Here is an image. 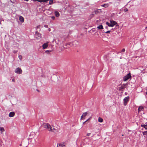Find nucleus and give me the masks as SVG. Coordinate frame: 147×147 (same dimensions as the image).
I'll list each match as a JSON object with an SVG mask.
<instances>
[{"label": "nucleus", "mask_w": 147, "mask_h": 147, "mask_svg": "<svg viewBox=\"0 0 147 147\" xmlns=\"http://www.w3.org/2000/svg\"><path fill=\"white\" fill-rule=\"evenodd\" d=\"M106 24L107 25H108V26L113 27L116 24H117V23L115 21L111 20L110 21V23L109 22H106Z\"/></svg>", "instance_id": "f257e3e1"}, {"label": "nucleus", "mask_w": 147, "mask_h": 147, "mask_svg": "<svg viewBox=\"0 0 147 147\" xmlns=\"http://www.w3.org/2000/svg\"><path fill=\"white\" fill-rule=\"evenodd\" d=\"M42 126L44 128L47 129L49 131L50 130H51V127L48 123H44L43 124Z\"/></svg>", "instance_id": "f03ea898"}, {"label": "nucleus", "mask_w": 147, "mask_h": 147, "mask_svg": "<svg viewBox=\"0 0 147 147\" xmlns=\"http://www.w3.org/2000/svg\"><path fill=\"white\" fill-rule=\"evenodd\" d=\"M131 77L130 73H129L124 77L123 80L124 81H126L129 78H131Z\"/></svg>", "instance_id": "7ed1b4c3"}, {"label": "nucleus", "mask_w": 147, "mask_h": 147, "mask_svg": "<svg viewBox=\"0 0 147 147\" xmlns=\"http://www.w3.org/2000/svg\"><path fill=\"white\" fill-rule=\"evenodd\" d=\"M129 96L125 97L123 99V104L125 106H126L127 104V102L129 101Z\"/></svg>", "instance_id": "20e7f679"}, {"label": "nucleus", "mask_w": 147, "mask_h": 147, "mask_svg": "<svg viewBox=\"0 0 147 147\" xmlns=\"http://www.w3.org/2000/svg\"><path fill=\"white\" fill-rule=\"evenodd\" d=\"M15 72L17 74H20L22 73V70L20 68L18 67L15 69Z\"/></svg>", "instance_id": "39448f33"}, {"label": "nucleus", "mask_w": 147, "mask_h": 147, "mask_svg": "<svg viewBox=\"0 0 147 147\" xmlns=\"http://www.w3.org/2000/svg\"><path fill=\"white\" fill-rule=\"evenodd\" d=\"M35 36L36 38L38 39H39L41 38V35L39 33L36 32Z\"/></svg>", "instance_id": "423d86ee"}, {"label": "nucleus", "mask_w": 147, "mask_h": 147, "mask_svg": "<svg viewBox=\"0 0 147 147\" xmlns=\"http://www.w3.org/2000/svg\"><path fill=\"white\" fill-rule=\"evenodd\" d=\"M127 85V84H121V86L119 88V90H122L124 89L125 88L126 86Z\"/></svg>", "instance_id": "0eeeda50"}, {"label": "nucleus", "mask_w": 147, "mask_h": 147, "mask_svg": "<svg viewBox=\"0 0 147 147\" xmlns=\"http://www.w3.org/2000/svg\"><path fill=\"white\" fill-rule=\"evenodd\" d=\"M102 12L101 9H97L94 11L92 13L93 14H96L98 13H100Z\"/></svg>", "instance_id": "6e6552de"}, {"label": "nucleus", "mask_w": 147, "mask_h": 147, "mask_svg": "<svg viewBox=\"0 0 147 147\" xmlns=\"http://www.w3.org/2000/svg\"><path fill=\"white\" fill-rule=\"evenodd\" d=\"M24 19H17V21L19 24H21L24 21Z\"/></svg>", "instance_id": "1a4fd4ad"}, {"label": "nucleus", "mask_w": 147, "mask_h": 147, "mask_svg": "<svg viewBox=\"0 0 147 147\" xmlns=\"http://www.w3.org/2000/svg\"><path fill=\"white\" fill-rule=\"evenodd\" d=\"M34 1H37L40 3L46 2L49 0H33Z\"/></svg>", "instance_id": "9d476101"}, {"label": "nucleus", "mask_w": 147, "mask_h": 147, "mask_svg": "<svg viewBox=\"0 0 147 147\" xmlns=\"http://www.w3.org/2000/svg\"><path fill=\"white\" fill-rule=\"evenodd\" d=\"M51 130H50L49 131L53 132L54 133H56V132L58 131H57V130H56V129L55 128H52V127H51Z\"/></svg>", "instance_id": "9b49d317"}, {"label": "nucleus", "mask_w": 147, "mask_h": 147, "mask_svg": "<svg viewBox=\"0 0 147 147\" xmlns=\"http://www.w3.org/2000/svg\"><path fill=\"white\" fill-rule=\"evenodd\" d=\"M15 114V113L14 112H11L9 113V117H13L14 116Z\"/></svg>", "instance_id": "f8f14e48"}, {"label": "nucleus", "mask_w": 147, "mask_h": 147, "mask_svg": "<svg viewBox=\"0 0 147 147\" xmlns=\"http://www.w3.org/2000/svg\"><path fill=\"white\" fill-rule=\"evenodd\" d=\"M98 30H101L103 29V26L102 25H99L96 28Z\"/></svg>", "instance_id": "ddd939ff"}, {"label": "nucleus", "mask_w": 147, "mask_h": 147, "mask_svg": "<svg viewBox=\"0 0 147 147\" xmlns=\"http://www.w3.org/2000/svg\"><path fill=\"white\" fill-rule=\"evenodd\" d=\"M48 46V43H45L43 44L42 45V47L43 49H46Z\"/></svg>", "instance_id": "4468645a"}, {"label": "nucleus", "mask_w": 147, "mask_h": 147, "mask_svg": "<svg viewBox=\"0 0 147 147\" xmlns=\"http://www.w3.org/2000/svg\"><path fill=\"white\" fill-rule=\"evenodd\" d=\"M109 5L108 3H105L103 5H101V6L102 7L107 8L109 7Z\"/></svg>", "instance_id": "2eb2a0df"}, {"label": "nucleus", "mask_w": 147, "mask_h": 147, "mask_svg": "<svg viewBox=\"0 0 147 147\" xmlns=\"http://www.w3.org/2000/svg\"><path fill=\"white\" fill-rule=\"evenodd\" d=\"M72 45L73 44L71 42H69L66 44V46L67 47H69Z\"/></svg>", "instance_id": "dca6fc26"}, {"label": "nucleus", "mask_w": 147, "mask_h": 147, "mask_svg": "<svg viewBox=\"0 0 147 147\" xmlns=\"http://www.w3.org/2000/svg\"><path fill=\"white\" fill-rule=\"evenodd\" d=\"M55 15L57 17H58L59 16V12L56 11L55 12Z\"/></svg>", "instance_id": "f3484780"}, {"label": "nucleus", "mask_w": 147, "mask_h": 147, "mask_svg": "<svg viewBox=\"0 0 147 147\" xmlns=\"http://www.w3.org/2000/svg\"><path fill=\"white\" fill-rule=\"evenodd\" d=\"M5 131L4 128L2 127H0V131H1V133L2 134L3 132Z\"/></svg>", "instance_id": "a211bd4d"}, {"label": "nucleus", "mask_w": 147, "mask_h": 147, "mask_svg": "<svg viewBox=\"0 0 147 147\" xmlns=\"http://www.w3.org/2000/svg\"><path fill=\"white\" fill-rule=\"evenodd\" d=\"M144 108L142 107H139L138 109V112H140L142 111H143V110Z\"/></svg>", "instance_id": "6ab92c4d"}, {"label": "nucleus", "mask_w": 147, "mask_h": 147, "mask_svg": "<svg viewBox=\"0 0 147 147\" xmlns=\"http://www.w3.org/2000/svg\"><path fill=\"white\" fill-rule=\"evenodd\" d=\"M141 126L142 127H144L146 129H147V124L145 125V124H142L141 125Z\"/></svg>", "instance_id": "aec40b11"}, {"label": "nucleus", "mask_w": 147, "mask_h": 147, "mask_svg": "<svg viewBox=\"0 0 147 147\" xmlns=\"http://www.w3.org/2000/svg\"><path fill=\"white\" fill-rule=\"evenodd\" d=\"M98 121L100 123L102 122L103 121V119L101 117H99L98 119Z\"/></svg>", "instance_id": "412c9836"}, {"label": "nucleus", "mask_w": 147, "mask_h": 147, "mask_svg": "<svg viewBox=\"0 0 147 147\" xmlns=\"http://www.w3.org/2000/svg\"><path fill=\"white\" fill-rule=\"evenodd\" d=\"M57 147H65V146L64 145L59 144L57 145Z\"/></svg>", "instance_id": "4be33fe9"}, {"label": "nucleus", "mask_w": 147, "mask_h": 147, "mask_svg": "<svg viewBox=\"0 0 147 147\" xmlns=\"http://www.w3.org/2000/svg\"><path fill=\"white\" fill-rule=\"evenodd\" d=\"M87 113L86 112H85L83 114H82V116L84 117H85V116L87 115Z\"/></svg>", "instance_id": "5701e85b"}, {"label": "nucleus", "mask_w": 147, "mask_h": 147, "mask_svg": "<svg viewBox=\"0 0 147 147\" xmlns=\"http://www.w3.org/2000/svg\"><path fill=\"white\" fill-rule=\"evenodd\" d=\"M103 31L104 33H110L111 32V31L110 30H108L106 32H105V31L104 30H103Z\"/></svg>", "instance_id": "b1692460"}, {"label": "nucleus", "mask_w": 147, "mask_h": 147, "mask_svg": "<svg viewBox=\"0 0 147 147\" xmlns=\"http://www.w3.org/2000/svg\"><path fill=\"white\" fill-rule=\"evenodd\" d=\"M53 3V0H50L49 1V4L50 5H51Z\"/></svg>", "instance_id": "393cba45"}, {"label": "nucleus", "mask_w": 147, "mask_h": 147, "mask_svg": "<svg viewBox=\"0 0 147 147\" xmlns=\"http://www.w3.org/2000/svg\"><path fill=\"white\" fill-rule=\"evenodd\" d=\"M20 60H21L22 58V55H20L18 56Z\"/></svg>", "instance_id": "a878e982"}, {"label": "nucleus", "mask_w": 147, "mask_h": 147, "mask_svg": "<svg viewBox=\"0 0 147 147\" xmlns=\"http://www.w3.org/2000/svg\"><path fill=\"white\" fill-rule=\"evenodd\" d=\"M128 11V9L127 8H125L124 9V11L126 12Z\"/></svg>", "instance_id": "bb28decb"}, {"label": "nucleus", "mask_w": 147, "mask_h": 147, "mask_svg": "<svg viewBox=\"0 0 147 147\" xmlns=\"http://www.w3.org/2000/svg\"><path fill=\"white\" fill-rule=\"evenodd\" d=\"M51 52V50H47L45 51V52L46 53H49V52Z\"/></svg>", "instance_id": "cd10ccee"}, {"label": "nucleus", "mask_w": 147, "mask_h": 147, "mask_svg": "<svg viewBox=\"0 0 147 147\" xmlns=\"http://www.w3.org/2000/svg\"><path fill=\"white\" fill-rule=\"evenodd\" d=\"M91 134V133H88L87 134V135H86V136H90V134Z\"/></svg>", "instance_id": "c85d7f7f"}, {"label": "nucleus", "mask_w": 147, "mask_h": 147, "mask_svg": "<svg viewBox=\"0 0 147 147\" xmlns=\"http://www.w3.org/2000/svg\"><path fill=\"white\" fill-rule=\"evenodd\" d=\"M84 117L82 115L81 117V120H83V119L84 118Z\"/></svg>", "instance_id": "c756f323"}, {"label": "nucleus", "mask_w": 147, "mask_h": 147, "mask_svg": "<svg viewBox=\"0 0 147 147\" xmlns=\"http://www.w3.org/2000/svg\"><path fill=\"white\" fill-rule=\"evenodd\" d=\"M125 51V49H123L121 51L122 52H124Z\"/></svg>", "instance_id": "7c9ffc66"}, {"label": "nucleus", "mask_w": 147, "mask_h": 147, "mask_svg": "<svg viewBox=\"0 0 147 147\" xmlns=\"http://www.w3.org/2000/svg\"><path fill=\"white\" fill-rule=\"evenodd\" d=\"M17 52V51L14 50V51H13V53H16Z\"/></svg>", "instance_id": "2f4dec72"}, {"label": "nucleus", "mask_w": 147, "mask_h": 147, "mask_svg": "<svg viewBox=\"0 0 147 147\" xmlns=\"http://www.w3.org/2000/svg\"><path fill=\"white\" fill-rule=\"evenodd\" d=\"M90 119H88V120H86V121H85L83 123V124H85V123H86V122L87 121H88V120Z\"/></svg>", "instance_id": "473e14b6"}, {"label": "nucleus", "mask_w": 147, "mask_h": 147, "mask_svg": "<svg viewBox=\"0 0 147 147\" xmlns=\"http://www.w3.org/2000/svg\"><path fill=\"white\" fill-rule=\"evenodd\" d=\"M147 134V131H145L144 132V134Z\"/></svg>", "instance_id": "72a5a7b5"}, {"label": "nucleus", "mask_w": 147, "mask_h": 147, "mask_svg": "<svg viewBox=\"0 0 147 147\" xmlns=\"http://www.w3.org/2000/svg\"><path fill=\"white\" fill-rule=\"evenodd\" d=\"M105 28L107 29V30H108L109 29V28H108V26H106L105 27Z\"/></svg>", "instance_id": "f704fd0d"}, {"label": "nucleus", "mask_w": 147, "mask_h": 147, "mask_svg": "<svg viewBox=\"0 0 147 147\" xmlns=\"http://www.w3.org/2000/svg\"><path fill=\"white\" fill-rule=\"evenodd\" d=\"M44 27H46V28H48V25H45L44 26Z\"/></svg>", "instance_id": "c9c22d12"}, {"label": "nucleus", "mask_w": 147, "mask_h": 147, "mask_svg": "<svg viewBox=\"0 0 147 147\" xmlns=\"http://www.w3.org/2000/svg\"><path fill=\"white\" fill-rule=\"evenodd\" d=\"M19 18H24L22 16H20L19 17Z\"/></svg>", "instance_id": "e433bc0d"}, {"label": "nucleus", "mask_w": 147, "mask_h": 147, "mask_svg": "<svg viewBox=\"0 0 147 147\" xmlns=\"http://www.w3.org/2000/svg\"><path fill=\"white\" fill-rule=\"evenodd\" d=\"M12 81L13 82H14L15 81V80L14 79H13L12 80Z\"/></svg>", "instance_id": "4c0bfd02"}, {"label": "nucleus", "mask_w": 147, "mask_h": 147, "mask_svg": "<svg viewBox=\"0 0 147 147\" xmlns=\"http://www.w3.org/2000/svg\"><path fill=\"white\" fill-rule=\"evenodd\" d=\"M51 29L50 28H49V31H51Z\"/></svg>", "instance_id": "58836bf2"}, {"label": "nucleus", "mask_w": 147, "mask_h": 147, "mask_svg": "<svg viewBox=\"0 0 147 147\" xmlns=\"http://www.w3.org/2000/svg\"><path fill=\"white\" fill-rule=\"evenodd\" d=\"M51 18H55V17H54V16H52V17H51Z\"/></svg>", "instance_id": "ea45409f"}, {"label": "nucleus", "mask_w": 147, "mask_h": 147, "mask_svg": "<svg viewBox=\"0 0 147 147\" xmlns=\"http://www.w3.org/2000/svg\"><path fill=\"white\" fill-rule=\"evenodd\" d=\"M40 26H37V28H39Z\"/></svg>", "instance_id": "a19ab883"}, {"label": "nucleus", "mask_w": 147, "mask_h": 147, "mask_svg": "<svg viewBox=\"0 0 147 147\" xmlns=\"http://www.w3.org/2000/svg\"><path fill=\"white\" fill-rule=\"evenodd\" d=\"M99 21L98 20H97V22H98V21Z\"/></svg>", "instance_id": "79ce46f5"}, {"label": "nucleus", "mask_w": 147, "mask_h": 147, "mask_svg": "<svg viewBox=\"0 0 147 147\" xmlns=\"http://www.w3.org/2000/svg\"><path fill=\"white\" fill-rule=\"evenodd\" d=\"M122 136H123V135H122Z\"/></svg>", "instance_id": "37998d69"}]
</instances>
